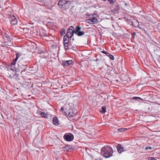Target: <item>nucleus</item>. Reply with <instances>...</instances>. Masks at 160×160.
Here are the masks:
<instances>
[{
  "label": "nucleus",
  "mask_w": 160,
  "mask_h": 160,
  "mask_svg": "<svg viewBox=\"0 0 160 160\" xmlns=\"http://www.w3.org/2000/svg\"><path fill=\"white\" fill-rule=\"evenodd\" d=\"M132 25L135 27H138L139 24L138 22L136 20H134L132 22Z\"/></svg>",
  "instance_id": "13"
},
{
  "label": "nucleus",
  "mask_w": 160,
  "mask_h": 160,
  "mask_svg": "<svg viewBox=\"0 0 160 160\" xmlns=\"http://www.w3.org/2000/svg\"><path fill=\"white\" fill-rule=\"evenodd\" d=\"M95 160H101V159H95Z\"/></svg>",
  "instance_id": "35"
},
{
  "label": "nucleus",
  "mask_w": 160,
  "mask_h": 160,
  "mask_svg": "<svg viewBox=\"0 0 160 160\" xmlns=\"http://www.w3.org/2000/svg\"><path fill=\"white\" fill-rule=\"evenodd\" d=\"M18 74H16L15 72H14V74H13V75H10V77L11 78H14L16 79L17 77H18Z\"/></svg>",
  "instance_id": "19"
},
{
  "label": "nucleus",
  "mask_w": 160,
  "mask_h": 160,
  "mask_svg": "<svg viewBox=\"0 0 160 160\" xmlns=\"http://www.w3.org/2000/svg\"><path fill=\"white\" fill-rule=\"evenodd\" d=\"M81 29V28L80 26H77L76 28V30L74 32V33L79 36L84 35L85 33L83 32L80 31Z\"/></svg>",
  "instance_id": "5"
},
{
  "label": "nucleus",
  "mask_w": 160,
  "mask_h": 160,
  "mask_svg": "<svg viewBox=\"0 0 160 160\" xmlns=\"http://www.w3.org/2000/svg\"><path fill=\"white\" fill-rule=\"evenodd\" d=\"M69 38L65 35L63 37V43H65L67 44L68 43H69Z\"/></svg>",
  "instance_id": "17"
},
{
  "label": "nucleus",
  "mask_w": 160,
  "mask_h": 160,
  "mask_svg": "<svg viewBox=\"0 0 160 160\" xmlns=\"http://www.w3.org/2000/svg\"><path fill=\"white\" fill-rule=\"evenodd\" d=\"M117 148L118 152L119 153H121L122 152L126 151V150H124V148L120 144H119L117 145Z\"/></svg>",
  "instance_id": "10"
},
{
  "label": "nucleus",
  "mask_w": 160,
  "mask_h": 160,
  "mask_svg": "<svg viewBox=\"0 0 160 160\" xmlns=\"http://www.w3.org/2000/svg\"><path fill=\"white\" fill-rule=\"evenodd\" d=\"M110 3H113V0H108Z\"/></svg>",
  "instance_id": "29"
},
{
  "label": "nucleus",
  "mask_w": 160,
  "mask_h": 160,
  "mask_svg": "<svg viewBox=\"0 0 160 160\" xmlns=\"http://www.w3.org/2000/svg\"><path fill=\"white\" fill-rule=\"evenodd\" d=\"M74 28L73 26H70L68 29V31H71L72 32H74Z\"/></svg>",
  "instance_id": "20"
},
{
  "label": "nucleus",
  "mask_w": 160,
  "mask_h": 160,
  "mask_svg": "<svg viewBox=\"0 0 160 160\" xmlns=\"http://www.w3.org/2000/svg\"><path fill=\"white\" fill-rule=\"evenodd\" d=\"M106 107L105 106H103L102 107V110L101 112L102 113H104L106 112Z\"/></svg>",
  "instance_id": "21"
},
{
  "label": "nucleus",
  "mask_w": 160,
  "mask_h": 160,
  "mask_svg": "<svg viewBox=\"0 0 160 160\" xmlns=\"http://www.w3.org/2000/svg\"><path fill=\"white\" fill-rule=\"evenodd\" d=\"M149 160H156V159H155L153 157H150Z\"/></svg>",
  "instance_id": "28"
},
{
  "label": "nucleus",
  "mask_w": 160,
  "mask_h": 160,
  "mask_svg": "<svg viewBox=\"0 0 160 160\" xmlns=\"http://www.w3.org/2000/svg\"><path fill=\"white\" fill-rule=\"evenodd\" d=\"M125 5L126 6H127V4L126 3H125Z\"/></svg>",
  "instance_id": "34"
},
{
  "label": "nucleus",
  "mask_w": 160,
  "mask_h": 160,
  "mask_svg": "<svg viewBox=\"0 0 160 160\" xmlns=\"http://www.w3.org/2000/svg\"><path fill=\"white\" fill-rule=\"evenodd\" d=\"M135 34H136L135 32H134V33H133V34H134V35H135Z\"/></svg>",
  "instance_id": "32"
},
{
  "label": "nucleus",
  "mask_w": 160,
  "mask_h": 160,
  "mask_svg": "<svg viewBox=\"0 0 160 160\" xmlns=\"http://www.w3.org/2000/svg\"><path fill=\"white\" fill-rule=\"evenodd\" d=\"M133 98L134 100H137L138 101H139L140 100H142L141 98H140V97H133Z\"/></svg>",
  "instance_id": "25"
},
{
  "label": "nucleus",
  "mask_w": 160,
  "mask_h": 160,
  "mask_svg": "<svg viewBox=\"0 0 160 160\" xmlns=\"http://www.w3.org/2000/svg\"><path fill=\"white\" fill-rule=\"evenodd\" d=\"M89 18L91 19L92 23H96L98 22V20L96 18L94 17L92 18L89 17Z\"/></svg>",
  "instance_id": "16"
},
{
  "label": "nucleus",
  "mask_w": 160,
  "mask_h": 160,
  "mask_svg": "<svg viewBox=\"0 0 160 160\" xmlns=\"http://www.w3.org/2000/svg\"><path fill=\"white\" fill-rule=\"evenodd\" d=\"M158 2H160V0H158Z\"/></svg>",
  "instance_id": "36"
},
{
  "label": "nucleus",
  "mask_w": 160,
  "mask_h": 160,
  "mask_svg": "<svg viewBox=\"0 0 160 160\" xmlns=\"http://www.w3.org/2000/svg\"><path fill=\"white\" fill-rule=\"evenodd\" d=\"M22 54L20 53H16V58L14 59L13 60L11 64L9 65L8 66V70H11L13 72L17 71V69L15 68L14 67H13V66H14L15 65L16 62L18 60L20 56H21Z\"/></svg>",
  "instance_id": "3"
},
{
  "label": "nucleus",
  "mask_w": 160,
  "mask_h": 160,
  "mask_svg": "<svg viewBox=\"0 0 160 160\" xmlns=\"http://www.w3.org/2000/svg\"><path fill=\"white\" fill-rule=\"evenodd\" d=\"M66 114L70 117L74 116L75 114L73 112V110L72 109H70L66 111Z\"/></svg>",
  "instance_id": "9"
},
{
  "label": "nucleus",
  "mask_w": 160,
  "mask_h": 160,
  "mask_svg": "<svg viewBox=\"0 0 160 160\" xmlns=\"http://www.w3.org/2000/svg\"><path fill=\"white\" fill-rule=\"evenodd\" d=\"M127 130V129L125 128H120L118 129V132H124Z\"/></svg>",
  "instance_id": "23"
},
{
  "label": "nucleus",
  "mask_w": 160,
  "mask_h": 160,
  "mask_svg": "<svg viewBox=\"0 0 160 160\" xmlns=\"http://www.w3.org/2000/svg\"><path fill=\"white\" fill-rule=\"evenodd\" d=\"M52 122L53 123L54 125L57 126L59 125V121L58 118L56 117H53L52 120Z\"/></svg>",
  "instance_id": "12"
},
{
  "label": "nucleus",
  "mask_w": 160,
  "mask_h": 160,
  "mask_svg": "<svg viewBox=\"0 0 160 160\" xmlns=\"http://www.w3.org/2000/svg\"><path fill=\"white\" fill-rule=\"evenodd\" d=\"M112 148L109 146H105L101 149V153L105 158H108L112 155Z\"/></svg>",
  "instance_id": "1"
},
{
  "label": "nucleus",
  "mask_w": 160,
  "mask_h": 160,
  "mask_svg": "<svg viewBox=\"0 0 160 160\" xmlns=\"http://www.w3.org/2000/svg\"><path fill=\"white\" fill-rule=\"evenodd\" d=\"M87 22L88 23H90L92 24V22H91V19H88L87 20Z\"/></svg>",
  "instance_id": "27"
},
{
  "label": "nucleus",
  "mask_w": 160,
  "mask_h": 160,
  "mask_svg": "<svg viewBox=\"0 0 160 160\" xmlns=\"http://www.w3.org/2000/svg\"><path fill=\"white\" fill-rule=\"evenodd\" d=\"M68 43H68L67 44H65V43H63L64 45V48L66 50H67L68 49Z\"/></svg>",
  "instance_id": "26"
},
{
  "label": "nucleus",
  "mask_w": 160,
  "mask_h": 160,
  "mask_svg": "<svg viewBox=\"0 0 160 160\" xmlns=\"http://www.w3.org/2000/svg\"><path fill=\"white\" fill-rule=\"evenodd\" d=\"M148 149H151V148L150 147H146L145 148L146 150H147Z\"/></svg>",
  "instance_id": "30"
},
{
  "label": "nucleus",
  "mask_w": 160,
  "mask_h": 160,
  "mask_svg": "<svg viewBox=\"0 0 160 160\" xmlns=\"http://www.w3.org/2000/svg\"><path fill=\"white\" fill-rule=\"evenodd\" d=\"M71 0H60L58 2L59 7L63 9L68 8L71 4Z\"/></svg>",
  "instance_id": "2"
},
{
  "label": "nucleus",
  "mask_w": 160,
  "mask_h": 160,
  "mask_svg": "<svg viewBox=\"0 0 160 160\" xmlns=\"http://www.w3.org/2000/svg\"><path fill=\"white\" fill-rule=\"evenodd\" d=\"M40 115L42 117L44 118H47L48 116L47 114L43 112H41L40 113Z\"/></svg>",
  "instance_id": "22"
},
{
  "label": "nucleus",
  "mask_w": 160,
  "mask_h": 160,
  "mask_svg": "<svg viewBox=\"0 0 160 160\" xmlns=\"http://www.w3.org/2000/svg\"><path fill=\"white\" fill-rule=\"evenodd\" d=\"M63 138L67 141H71L74 139V136L71 133L65 134L63 136Z\"/></svg>",
  "instance_id": "4"
},
{
  "label": "nucleus",
  "mask_w": 160,
  "mask_h": 160,
  "mask_svg": "<svg viewBox=\"0 0 160 160\" xmlns=\"http://www.w3.org/2000/svg\"><path fill=\"white\" fill-rule=\"evenodd\" d=\"M23 61V60L22 59H21L19 60L18 61V65L20 66V67L24 66H27V65L26 64H25L26 62H24V63H22Z\"/></svg>",
  "instance_id": "15"
},
{
  "label": "nucleus",
  "mask_w": 160,
  "mask_h": 160,
  "mask_svg": "<svg viewBox=\"0 0 160 160\" xmlns=\"http://www.w3.org/2000/svg\"><path fill=\"white\" fill-rule=\"evenodd\" d=\"M61 111L63 112L64 111V109L62 107L61 108Z\"/></svg>",
  "instance_id": "31"
},
{
  "label": "nucleus",
  "mask_w": 160,
  "mask_h": 160,
  "mask_svg": "<svg viewBox=\"0 0 160 160\" xmlns=\"http://www.w3.org/2000/svg\"><path fill=\"white\" fill-rule=\"evenodd\" d=\"M60 34L61 36H62L64 34H65V30L64 28H62L61 29L60 32Z\"/></svg>",
  "instance_id": "24"
},
{
  "label": "nucleus",
  "mask_w": 160,
  "mask_h": 160,
  "mask_svg": "<svg viewBox=\"0 0 160 160\" xmlns=\"http://www.w3.org/2000/svg\"><path fill=\"white\" fill-rule=\"evenodd\" d=\"M74 40V38H73L72 39V40Z\"/></svg>",
  "instance_id": "33"
},
{
  "label": "nucleus",
  "mask_w": 160,
  "mask_h": 160,
  "mask_svg": "<svg viewBox=\"0 0 160 160\" xmlns=\"http://www.w3.org/2000/svg\"><path fill=\"white\" fill-rule=\"evenodd\" d=\"M11 23L12 25L16 24L18 22L16 18L14 16L12 15V17L10 18Z\"/></svg>",
  "instance_id": "8"
},
{
  "label": "nucleus",
  "mask_w": 160,
  "mask_h": 160,
  "mask_svg": "<svg viewBox=\"0 0 160 160\" xmlns=\"http://www.w3.org/2000/svg\"><path fill=\"white\" fill-rule=\"evenodd\" d=\"M103 53L105 54L107 56H108L109 58L112 60L114 59V58L113 56L112 55L110 54L108 52H106L105 51H103L102 52Z\"/></svg>",
  "instance_id": "11"
},
{
  "label": "nucleus",
  "mask_w": 160,
  "mask_h": 160,
  "mask_svg": "<svg viewBox=\"0 0 160 160\" xmlns=\"http://www.w3.org/2000/svg\"><path fill=\"white\" fill-rule=\"evenodd\" d=\"M103 1H106V0H103Z\"/></svg>",
  "instance_id": "37"
},
{
  "label": "nucleus",
  "mask_w": 160,
  "mask_h": 160,
  "mask_svg": "<svg viewBox=\"0 0 160 160\" xmlns=\"http://www.w3.org/2000/svg\"><path fill=\"white\" fill-rule=\"evenodd\" d=\"M74 33V32H71V31H68L66 35H65V36H67L69 38H71L73 36Z\"/></svg>",
  "instance_id": "14"
},
{
  "label": "nucleus",
  "mask_w": 160,
  "mask_h": 160,
  "mask_svg": "<svg viewBox=\"0 0 160 160\" xmlns=\"http://www.w3.org/2000/svg\"><path fill=\"white\" fill-rule=\"evenodd\" d=\"M131 67L132 69L134 70L138 69L139 68L138 63L136 60L132 62Z\"/></svg>",
  "instance_id": "6"
},
{
  "label": "nucleus",
  "mask_w": 160,
  "mask_h": 160,
  "mask_svg": "<svg viewBox=\"0 0 160 160\" xmlns=\"http://www.w3.org/2000/svg\"><path fill=\"white\" fill-rule=\"evenodd\" d=\"M72 63V61L71 60H69L64 61H62V65L64 67H67L71 65Z\"/></svg>",
  "instance_id": "7"
},
{
  "label": "nucleus",
  "mask_w": 160,
  "mask_h": 160,
  "mask_svg": "<svg viewBox=\"0 0 160 160\" xmlns=\"http://www.w3.org/2000/svg\"><path fill=\"white\" fill-rule=\"evenodd\" d=\"M3 36L5 37L6 39L9 42H11V40L12 39V38H10L8 35L6 33H5L4 34Z\"/></svg>",
  "instance_id": "18"
}]
</instances>
